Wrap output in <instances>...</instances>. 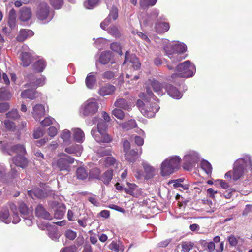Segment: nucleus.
I'll return each instance as SVG.
<instances>
[{"label":"nucleus","mask_w":252,"mask_h":252,"mask_svg":"<svg viewBox=\"0 0 252 252\" xmlns=\"http://www.w3.org/2000/svg\"><path fill=\"white\" fill-rule=\"evenodd\" d=\"M65 236L68 239L73 240L76 237L77 233L75 231L69 229L66 231Z\"/></svg>","instance_id":"obj_51"},{"label":"nucleus","mask_w":252,"mask_h":252,"mask_svg":"<svg viewBox=\"0 0 252 252\" xmlns=\"http://www.w3.org/2000/svg\"><path fill=\"white\" fill-rule=\"evenodd\" d=\"M28 194L32 199H35L36 198H43L52 194V192L48 193L46 191L43 190L38 188L28 191Z\"/></svg>","instance_id":"obj_16"},{"label":"nucleus","mask_w":252,"mask_h":252,"mask_svg":"<svg viewBox=\"0 0 252 252\" xmlns=\"http://www.w3.org/2000/svg\"><path fill=\"white\" fill-rule=\"evenodd\" d=\"M176 72L172 74L169 80H173L177 77L188 78L193 76L196 72V68L194 64L189 61H186L178 64L175 68Z\"/></svg>","instance_id":"obj_4"},{"label":"nucleus","mask_w":252,"mask_h":252,"mask_svg":"<svg viewBox=\"0 0 252 252\" xmlns=\"http://www.w3.org/2000/svg\"><path fill=\"white\" fill-rule=\"evenodd\" d=\"M125 157L128 162H133L137 158V153L134 150H131L125 153Z\"/></svg>","instance_id":"obj_31"},{"label":"nucleus","mask_w":252,"mask_h":252,"mask_svg":"<svg viewBox=\"0 0 252 252\" xmlns=\"http://www.w3.org/2000/svg\"><path fill=\"white\" fill-rule=\"evenodd\" d=\"M73 133L74 141L78 143H82L85 140V134L84 132L79 128H75L72 129Z\"/></svg>","instance_id":"obj_21"},{"label":"nucleus","mask_w":252,"mask_h":252,"mask_svg":"<svg viewBox=\"0 0 252 252\" xmlns=\"http://www.w3.org/2000/svg\"><path fill=\"white\" fill-rule=\"evenodd\" d=\"M199 159V155L196 152L194 151L188 152L183 158L184 168L187 170H191Z\"/></svg>","instance_id":"obj_8"},{"label":"nucleus","mask_w":252,"mask_h":252,"mask_svg":"<svg viewBox=\"0 0 252 252\" xmlns=\"http://www.w3.org/2000/svg\"><path fill=\"white\" fill-rule=\"evenodd\" d=\"M170 25L169 23L159 22L156 24L155 30L158 33H162L166 32L169 29Z\"/></svg>","instance_id":"obj_24"},{"label":"nucleus","mask_w":252,"mask_h":252,"mask_svg":"<svg viewBox=\"0 0 252 252\" xmlns=\"http://www.w3.org/2000/svg\"><path fill=\"white\" fill-rule=\"evenodd\" d=\"M164 50L166 55L174 63L184 59L182 54L186 51V45L181 42L168 43L164 46Z\"/></svg>","instance_id":"obj_3"},{"label":"nucleus","mask_w":252,"mask_h":252,"mask_svg":"<svg viewBox=\"0 0 252 252\" xmlns=\"http://www.w3.org/2000/svg\"><path fill=\"white\" fill-rule=\"evenodd\" d=\"M128 188H125L124 191L127 194L131 195H134L135 191L137 188V186L135 184H131L127 183Z\"/></svg>","instance_id":"obj_39"},{"label":"nucleus","mask_w":252,"mask_h":252,"mask_svg":"<svg viewBox=\"0 0 252 252\" xmlns=\"http://www.w3.org/2000/svg\"><path fill=\"white\" fill-rule=\"evenodd\" d=\"M7 153L10 155H12L14 153L18 154L17 156L12 158L14 167H13V165H11V176L13 178H15L17 175L18 172L16 167H20L24 168L27 165L28 162L27 159L23 156V155L26 154V151L23 145L18 144L12 146L10 149L8 150Z\"/></svg>","instance_id":"obj_1"},{"label":"nucleus","mask_w":252,"mask_h":252,"mask_svg":"<svg viewBox=\"0 0 252 252\" xmlns=\"http://www.w3.org/2000/svg\"><path fill=\"white\" fill-rule=\"evenodd\" d=\"M130 148V144L129 142L127 140H124L123 142V150L124 152L126 153L127 151H129L131 150Z\"/></svg>","instance_id":"obj_62"},{"label":"nucleus","mask_w":252,"mask_h":252,"mask_svg":"<svg viewBox=\"0 0 252 252\" xmlns=\"http://www.w3.org/2000/svg\"><path fill=\"white\" fill-rule=\"evenodd\" d=\"M33 35V32L30 30L22 29L20 31L19 34L17 37V40L19 41H23L28 37Z\"/></svg>","instance_id":"obj_25"},{"label":"nucleus","mask_w":252,"mask_h":252,"mask_svg":"<svg viewBox=\"0 0 252 252\" xmlns=\"http://www.w3.org/2000/svg\"><path fill=\"white\" fill-rule=\"evenodd\" d=\"M136 126V124L134 120H130L128 122L122 124V128L126 130H130Z\"/></svg>","instance_id":"obj_40"},{"label":"nucleus","mask_w":252,"mask_h":252,"mask_svg":"<svg viewBox=\"0 0 252 252\" xmlns=\"http://www.w3.org/2000/svg\"><path fill=\"white\" fill-rule=\"evenodd\" d=\"M74 161V159L70 156L65 155L63 158L58 159L53 162V167L54 168H58L60 171L68 170L69 166Z\"/></svg>","instance_id":"obj_9"},{"label":"nucleus","mask_w":252,"mask_h":252,"mask_svg":"<svg viewBox=\"0 0 252 252\" xmlns=\"http://www.w3.org/2000/svg\"><path fill=\"white\" fill-rule=\"evenodd\" d=\"M32 51L26 45H24L21 48V53L20 55L21 64L23 66H28L32 60Z\"/></svg>","instance_id":"obj_10"},{"label":"nucleus","mask_w":252,"mask_h":252,"mask_svg":"<svg viewBox=\"0 0 252 252\" xmlns=\"http://www.w3.org/2000/svg\"><path fill=\"white\" fill-rule=\"evenodd\" d=\"M126 64L129 66H132L134 69L136 70L140 67V63L134 55H130L128 51H126L125 54V59L123 63V66Z\"/></svg>","instance_id":"obj_11"},{"label":"nucleus","mask_w":252,"mask_h":252,"mask_svg":"<svg viewBox=\"0 0 252 252\" xmlns=\"http://www.w3.org/2000/svg\"><path fill=\"white\" fill-rule=\"evenodd\" d=\"M8 25L11 30H14L16 27V12L13 9L10 10L9 13L8 19Z\"/></svg>","instance_id":"obj_23"},{"label":"nucleus","mask_w":252,"mask_h":252,"mask_svg":"<svg viewBox=\"0 0 252 252\" xmlns=\"http://www.w3.org/2000/svg\"><path fill=\"white\" fill-rule=\"evenodd\" d=\"M5 169L4 167L0 164V181L2 182L5 181Z\"/></svg>","instance_id":"obj_59"},{"label":"nucleus","mask_w":252,"mask_h":252,"mask_svg":"<svg viewBox=\"0 0 252 252\" xmlns=\"http://www.w3.org/2000/svg\"><path fill=\"white\" fill-rule=\"evenodd\" d=\"M91 134L97 142L98 143H110L112 138L107 133L100 132L93 129L91 131Z\"/></svg>","instance_id":"obj_12"},{"label":"nucleus","mask_w":252,"mask_h":252,"mask_svg":"<svg viewBox=\"0 0 252 252\" xmlns=\"http://www.w3.org/2000/svg\"><path fill=\"white\" fill-rule=\"evenodd\" d=\"M55 121L54 119L48 117L45 118L44 120H43L41 122V124L42 126H50V125L53 123V122Z\"/></svg>","instance_id":"obj_52"},{"label":"nucleus","mask_w":252,"mask_h":252,"mask_svg":"<svg viewBox=\"0 0 252 252\" xmlns=\"http://www.w3.org/2000/svg\"><path fill=\"white\" fill-rule=\"evenodd\" d=\"M108 31V32L111 34L112 36L114 37H118L120 36V32L119 30L117 28V27L112 26H110L108 29H107Z\"/></svg>","instance_id":"obj_48"},{"label":"nucleus","mask_w":252,"mask_h":252,"mask_svg":"<svg viewBox=\"0 0 252 252\" xmlns=\"http://www.w3.org/2000/svg\"><path fill=\"white\" fill-rule=\"evenodd\" d=\"M84 110H98L100 108L98 102L94 98H91L87 100L82 105Z\"/></svg>","instance_id":"obj_17"},{"label":"nucleus","mask_w":252,"mask_h":252,"mask_svg":"<svg viewBox=\"0 0 252 252\" xmlns=\"http://www.w3.org/2000/svg\"><path fill=\"white\" fill-rule=\"evenodd\" d=\"M110 48L114 51L118 52L120 55L122 54L121 47L118 43L114 42L112 43Z\"/></svg>","instance_id":"obj_56"},{"label":"nucleus","mask_w":252,"mask_h":252,"mask_svg":"<svg viewBox=\"0 0 252 252\" xmlns=\"http://www.w3.org/2000/svg\"><path fill=\"white\" fill-rule=\"evenodd\" d=\"M25 87L27 88H32V89H27L21 93V96L24 98H29L33 99L37 96L38 93L35 90L33 87H28L26 84Z\"/></svg>","instance_id":"obj_18"},{"label":"nucleus","mask_w":252,"mask_h":252,"mask_svg":"<svg viewBox=\"0 0 252 252\" xmlns=\"http://www.w3.org/2000/svg\"><path fill=\"white\" fill-rule=\"evenodd\" d=\"M36 15L37 18L43 23L48 22L53 17L52 11L46 3H41L38 6Z\"/></svg>","instance_id":"obj_6"},{"label":"nucleus","mask_w":252,"mask_h":252,"mask_svg":"<svg viewBox=\"0 0 252 252\" xmlns=\"http://www.w3.org/2000/svg\"><path fill=\"white\" fill-rule=\"evenodd\" d=\"M116 108L114 110H121V109H126L127 108L128 104L124 99H118L114 104Z\"/></svg>","instance_id":"obj_34"},{"label":"nucleus","mask_w":252,"mask_h":252,"mask_svg":"<svg viewBox=\"0 0 252 252\" xmlns=\"http://www.w3.org/2000/svg\"><path fill=\"white\" fill-rule=\"evenodd\" d=\"M107 128V126L105 122L103 120L100 119L98 121L97 124V130L100 132L106 133V131Z\"/></svg>","instance_id":"obj_45"},{"label":"nucleus","mask_w":252,"mask_h":252,"mask_svg":"<svg viewBox=\"0 0 252 252\" xmlns=\"http://www.w3.org/2000/svg\"><path fill=\"white\" fill-rule=\"evenodd\" d=\"M113 177V171L112 170H107L99 178L105 185H108L111 181Z\"/></svg>","instance_id":"obj_30"},{"label":"nucleus","mask_w":252,"mask_h":252,"mask_svg":"<svg viewBox=\"0 0 252 252\" xmlns=\"http://www.w3.org/2000/svg\"><path fill=\"white\" fill-rule=\"evenodd\" d=\"M181 158L178 156L171 157L165 159L161 165V174L162 176H169L178 169L180 166Z\"/></svg>","instance_id":"obj_5"},{"label":"nucleus","mask_w":252,"mask_h":252,"mask_svg":"<svg viewBox=\"0 0 252 252\" xmlns=\"http://www.w3.org/2000/svg\"><path fill=\"white\" fill-rule=\"evenodd\" d=\"M115 87L110 84H106L100 88L98 94L101 96L112 94L115 91Z\"/></svg>","instance_id":"obj_19"},{"label":"nucleus","mask_w":252,"mask_h":252,"mask_svg":"<svg viewBox=\"0 0 252 252\" xmlns=\"http://www.w3.org/2000/svg\"><path fill=\"white\" fill-rule=\"evenodd\" d=\"M11 97V94L5 88L0 89V99L6 100Z\"/></svg>","instance_id":"obj_43"},{"label":"nucleus","mask_w":252,"mask_h":252,"mask_svg":"<svg viewBox=\"0 0 252 252\" xmlns=\"http://www.w3.org/2000/svg\"><path fill=\"white\" fill-rule=\"evenodd\" d=\"M76 176L78 179L83 180L88 176V173L83 167H79L76 170Z\"/></svg>","instance_id":"obj_42"},{"label":"nucleus","mask_w":252,"mask_h":252,"mask_svg":"<svg viewBox=\"0 0 252 252\" xmlns=\"http://www.w3.org/2000/svg\"><path fill=\"white\" fill-rule=\"evenodd\" d=\"M65 151L69 154H75L77 156L81 155L82 151V147L81 145H74L65 149Z\"/></svg>","instance_id":"obj_26"},{"label":"nucleus","mask_w":252,"mask_h":252,"mask_svg":"<svg viewBox=\"0 0 252 252\" xmlns=\"http://www.w3.org/2000/svg\"><path fill=\"white\" fill-rule=\"evenodd\" d=\"M109 248L111 250L115 251V252H121L124 250V247L123 245H119L116 242H112L109 246Z\"/></svg>","instance_id":"obj_44"},{"label":"nucleus","mask_w":252,"mask_h":252,"mask_svg":"<svg viewBox=\"0 0 252 252\" xmlns=\"http://www.w3.org/2000/svg\"><path fill=\"white\" fill-rule=\"evenodd\" d=\"M0 221L5 223H9L11 221V219L9 218V211L4 210L0 213Z\"/></svg>","instance_id":"obj_35"},{"label":"nucleus","mask_w":252,"mask_h":252,"mask_svg":"<svg viewBox=\"0 0 252 252\" xmlns=\"http://www.w3.org/2000/svg\"><path fill=\"white\" fill-rule=\"evenodd\" d=\"M112 57V56L111 52H103L100 55L99 58V62L103 64H106L109 63Z\"/></svg>","instance_id":"obj_29"},{"label":"nucleus","mask_w":252,"mask_h":252,"mask_svg":"<svg viewBox=\"0 0 252 252\" xmlns=\"http://www.w3.org/2000/svg\"><path fill=\"white\" fill-rule=\"evenodd\" d=\"M30 82L26 84L28 87H33L34 89H36L37 87L43 86L45 82V78L43 76L36 78L32 75H30L28 76Z\"/></svg>","instance_id":"obj_14"},{"label":"nucleus","mask_w":252,"mask_h":252,"mask_svg":"<svg viewBox=\"0 0 252 252\" xmlns=\"http://www.w3.org/2000/svg\"><path fill=\"white\" fill-rule=\"evenodd\" d=\"M115 72L111 71H106L103 74V77L106 79H111L113 78Z\"/></svg>","instance_id":"obj_64"},{"label":"nucleus","mask_w":252,"mask_h":252,"mask_svg":"<svg viewBox=\"0 0 252 252\" xmlns=\"http://www.w3.org/2000/svg\"><path fill=\"white\" fill-rule=\"evenodd\" d=\"M58 132V128L55 126H50L48 128V134L50 136L53 137L55 136Z\"/></svg>","instance_id":"obj_58"},{"label":"nucleus","mask_w":252,"mask_h":252,"mask_svg":"<svg viewBox=\"0 0 252 252\" xmlns=\"http://www.w3.org/2000/svg\"><path fill=\"white\" fill-rule=\"evenodd\" d=\"M96 82V78L93 73H89L86 78V84L89 89H92Z\"/></svg>","instance_id":"obj_32"},{"label":"nucleus","mask_w":252,"mask_h":252,"mask_svg":"<svg viewBox=\"0 0 252 252\" xmlns=\"http://www.w3.org/2000/svg\"><path fill=\"white\" fill-rule=\"evenodd\" d=\"M247 162H249V164H246V166L252 168V157L246 155L243 158L237 159L234 163L233 170L227 172L225 174V178L234 181L239 180L245 172V167L243 165Z\"/></svg>","instance_id":"obj_2"},{"label":"nucleus","mask_w":252,"mask_h":252,"mask_svg":"<svg viewBox=\"0 0 252 252\" xmlns=\"http://www.w3.org/2000/svg\"><path fill=\"white\" fill-rule=\"evenodd\" d=\"M36 215L46 220H51L52 217L50 214L41 205H39L35 209Z\"/></svg>","instance_id":"obj_20"},{"label":"nucleus","mask_w":252,"mask_h":252,"mask_svg":"<svg viewBox=\"0 0 252 252\" xmlns=\"http://www.w3.org/2000/svg\"><path fill=\"white\" fill-rule=\"evenodd\" d=\"M206 246L207 247V250L209 252H213L215 249V245L214 242H210L205 243Z\"/></svg>","instance_id":"obj_60"},{"label":"nucleus","mask_w":252,"mask_h":252,"mask_svg":"<svg viewBox=\"0 0 252 252\" xmlns=\"http://www.w3.org/2000/svg\"><path fill=\"white\" fill-rule=\"evenodd\" d=\"M100 0H86L84 2V6L87 9H92L96 6Z\"/></svg>","instance_id":"obj_38"},{"label":"nucleus","mask_w":252,"mask_h":252,"mask_svg":"<svg viewBox=\"0 0 252 252\" xmlns=\"http://www.w3.org/2000/svg\"><path fill=\"white\" fill-rule=\"evenodd\" d=\"M215 183L216 185H220V187L224 189H228L229 187V185H228V183L223 180H216L215 181Z\"/></svg>","instance_id":"obj_53"},{"label":"nucleus","mask_w":252,"mask_h":252,"mask_svg":"<svg viewBox=\"0 0 252 252\" xmlns=\"http://www.w3.org/2000/svg\"><path fill=\"white\" fill-rule=\"evenodd\" d=\"M100 163L104 165L106 167L114 166L115 164L116 165V167H117L118 165L117 161L113 157H108L105 158H102L100 160Z\"/></svg>","instance_id":"obj_27"},{"label":"nucleus","mask_w":252,"mask_h":252,"mask_svg":"<svg viewBox=\"0 0 252 252\" xmlns=\"http://www.w3.org/2000/svg\"><path fill=\"white\" fill-rule=\"evenodd\" d=\"M118 10L116 7H113L110 10L109 16L106 18L101 24L100 27L105 30L107 26H108L111 22L112 20H115L118 16Z\"/></svg>","instance_id":"obj_13"},{"label":"nucleus","mask_w":252,"mask_h":252,"mask_svg":"<svg viewBox=\"0 0 252 252\" xmlns=\"http://www.w3.org/2000/svg\"><path fill=\"white\" fill-rule=\"evenodd\" d=\"M165 91L170 96L174 99H179L183 96L182 93L171 84H167V85L165 86Z\"/></svg>","instance_id":"obj_15"},{"label":"nucleus","mask_w":252,"mask_h":252,"mask_svg":"<svg viewBox=\"0 0 252 252\" xmlns=\"http://www.w3.org/2000/svg\"><path fill=\"white\" fill-rule=\"evenodd\" d=\"M228 240L230 245L232 246H235L239 243L243 242L242 239H241L239 237H236L233 235L228 237Z\"/></svg>","instance_id":"obj_41"},{"label":"nucleus","mask_w":252,"mask_h":252,"mask_svg":"<svg viewBox=\"0 0 252 252\" xmlns=\"http://www.w3.org/2000/svg\"><path fill=\"white\" fill-rule=\"evenodd\" d=\"M32 17V11L31 9L27 7H23L19 12V19L22 21H27Z\"/></svg>","instance_id":"obj_22"},{"label":"nucleus","mask_w":252,"mask_h":252,"mask_svg":"<svg viewBox=\"0 0 252 252\" xmlns=\"http://www.w3.org/2000/svg\"><path fill=\"white\" fill-rule=\"evenodd\" d=\"M201 168L206 172L208 175L211 174L212 171V167L211 164L207 160H203L201 162Z\"/></svg>","instance_id":"obj_36"},{"label":"nucleus","mask_w":252,"mask_h":252,"mask_svg":"<svg viewBox=\"0 0 252 252\" xmlns=\"http://www.w3.org/2000/svg\"><path fill=\"white\" fill-rule=\"evenodd\" d=\"M24 219V221L25 223L29 226H31L32 224V220L33 218V213L31 214V216L30 215H27L25 216H23Z\"/></svg>","instance_id":"obj_57"},{"label":"nucleus","mask_w":252,"mask_h":252,"mask_svg":"<svg viewBox=\"0 0 252 252\" xmlns=\"http://www.w3.org/2000/svg\"><path fill=\"white\" fill-rule=\"evenodd\" d=\"M46 66V63L45 61L42 59L40 58L36 61L34 64V68L38 72H42Z\"/></svg>","instance_id":"obj_28"},{"label":"nucleus","mask_w":252,"mask_h":252,"mask_svg":"<svg viewBox=\"0 0 252 252\" xmlns=\"http://www.w3.org/2000/svg\"><path fill=\"white\" fill-rule=\"evenodd\" d=\"M143 166L148 175L149 176H152L154 170V168L146 163H143Z\"/></svg>","instance_id":"obj_54"},{"label":"nucleus","mask_w":252,"mask_h":252,"mask_svg":"<svg viewBox=\"0 0 252 252\" xmlns=\"http://www.w3.org/2000/svg\"><path fill=\"white\" fill-rule=\"evenodd\" d=\"M77 247L75 245H72L69 247H66L63 248H62L60 252H77Z\"/></svg>","instance_id":"obj_55"},{"label":"nucleus","mask_w":252,"mask_h":252,"mask_svg":"<svg viewBox=\"0 0 252 252\" xmlns=\"http://www.w3.org/2000/svg\"><path fill=\"white\" fill-rule=\"evenodd\" d=\"M150 84L153 88L155 92H156L158 95L162 96L164 94L165 92L163 91V89L165 90V86L167 85V84L165 83L161 84L157 80H149L145 84V88H146V93L149 97H152L153 95L152 92L148 86V85Z\"/></svg>","instance_id":"obj_7"},{"label":"nucleus","mask_w":252,"mask_h":252,"mask_svg":"<svg viewBox=\"0 0 252 252\" xmlns=\"http://www.w3.org/2000/svg\"><path fill=\"white\" fill-rule=\"evenodd\" d=\"M19 211L23 216L27 215H30V216H31V214L33 213V209L28 208L26 204L24 203H20Z\"/></svg>","instance_id":"obj_33"},{"label":"nucleus","mask_w":252,"mask_h":252,"mask_svg":"<svg viewBox=\"0 0 252 252\" xmlns=\"http://www.w3.org/2000/svg\"><path fill=\"white\" fill-rule=\"evenodd\" d=\"M65 211V206L63 204L60 205V209L59 210H55V217L56 218H62L64 215Z\"/></svg>","instance_id":"obj_46"},{"label":"nucleus","mask_w":252,"mask_h":252,"mask_svg":"<svg viewBox=\"0 0 252 252\" xmlns=\"http://www.w3.org/2000/svg\"><path fill=\"white\" fill-rule=\"evenodd\" d=\"M194 244L190 242H184L182 244V250L184 252H189L193 247Z\"/></svg>","instance_id":"obj_49"},{"label":"nucleus","mask_w":252,"mask_h":252,"mask_svg":"<svg viewBox=\"0 0 252 252\" xmlns=\"http://www.w3.org/2000/svg\"><path fill=\"white\" fill-rule=\"evenodd\" d=\"M71 137V133L67 129L63 130L61 134V138L63 140L64 142H68L69 141Z\"/></svg>","instance_id":"obj_47"},{"label":"nucleus","mask_w":252,"mask_h":252,"mask_svg":"<svg viewBox=\"0 0 252 252\" xmlns=\"http://www.w3.org/2000/svg\"><path fill=\"white\" fill-rule=\"evenodd\" d=\"M159 15V10L154 9L151 13L149 18L151 20H155Z\"/></svg>","instance_id":"obj_63"},{"label":"nucleus","mask_w":252,"mask_h":252,"mask_svg":"<svg viewBox=\"0 0 252 252\" xmlns=\"http://www.w3.org/2000/svg\"><path fill=\"white\" fill-rule=\"evenodd\" d=\"M51 5L55 9H60L63 4V0H50Z\"/></svg>","instance_id":"obj_50"},{"label":"nucleus","mask_w":252,"mask_h":252,"mask_svg":"<svg viewBox=\"0 0 252 252\" xmlns=\"http://www.w3.org/2000/svg\"><path fill=\"white\" fill-rule=\"evenodd\" d=\"M112 114L117 118L122 120L124 117L123 111H112Z\"/></svg>","instance_id":"obj_61"},{"label":"nucleus","mask_w":252,"mask_h":252,"mask_svg":"<svg viewBox=\"0 0 252 252\" xmlns=\"http://www.w3.org/2000/svg\"><path fill=\"white\" fill-rule=\"evenodd\" d=\"M157 0H140V5L143 9H146L149 6L154 5Z\"/></svg>","instance_id":"obj_37"}]
</instances>
